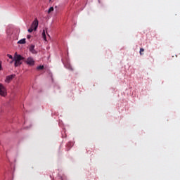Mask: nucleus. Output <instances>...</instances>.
<instances>
[{"instance_id": "14", "label": "nucleus", "mask_w": 180, "mask_h": 180, "mask_svg": "<svg viewBox=\"0 0 180 180\" xmlns=\"http://www.w3.org/2000/svg\"><path fill=\"white\" fill-rule=\"evenodd\" d=\"M32 38V35H27V39H31Z\"/></svg>"}, {"instance_id": "7", "label": "nucleus", "mask_w": 180, "mask_h": 180, "mask_svg": "<svg viewBox=\"0 0 180 180\" xmlns=\"http://www.w3.org/2000/svg\"><path fill=\"white\" fill-rule=\"evenodd\" d=\"M26 43V39H22L18 41V44H25Z\"/></svg>"}, {"instance_id": "3", "label": "nucleus", "mask_w": 180, "mask_h": 180, "mask_svg": "<svg viewBox=\"0 0 180 180\" xmlns=\"http://www.w3.org/2000/svg\"><path fill=\"white\" fill-rule=\"evenodd\" d=\"M31 27L34 29V30H37V27H39V20L36 18L32 23Z\"/></svg>"}, {"instance_id": "4", "label": "nucleus", "mask_w": 180, "mask_h": 180, "mask_svg": "<svg viewBox=\"0 0 180 180\" xmlns=\"http://www.w3.org/2000/svg\"><path fill=\"white\" fill-rule=\"evenodd\" d=\"M15 77H16V75H11L6 76L5 82H6L7 84H9V82H11V81H12V79H13Z\"/></svg>"}, {"instance_id": "15", "label": "nucleus", "mask_w": 180, "mask_h": 180, "mask_svg": "<svg viewBox=\"0 0 180 180\" xmlns=\"http://www.w3.org/2000/svg\"><path fill=\"white\" fill-rule=\"evenodd\" d=\"M12 60L10 61V64H13V63L15 61V59H11Z\"/></svg>"}, {"instance_id": "11", "label": "nucleus", "mask_w": 180, "mask_h": 180, "mask_svg": "<svg viewBox=\"0 0 180 180\" xmlns=\"http://www.w3.org/2000/svg\"><path fill=\"white\" fill-rule=\"evenodd\" d=\"M44 68V65H39L37 67V70H43Z\"/></svg>"}, {"instance_id": "5", "label": "nucleus", "mask_w": 180, "mask_h": 180, "mask_svg": "<svg viewBox=\"0 0 180 180\" xmlns=\"http://www.w3.org/2000/svg\"><path fill=\"white\" fill-rule=\"evenodd\" d=\"M25 63L28 65H34V59H33L32 57H30L27 59V60H25Z\"/></svg>"}, {"instance_id": "13", "label": "nucleus", "mask_w": 180, "mask_h": 180, "mask_svg": "<svg viewBox=\"0 0 180 180\" xmlns=\"http://www.w3.org/2000/svg\"><path fill=\"white\" fill-rule=\"evenodd\" d=\"M7 57H8V58H10L11 60H13V56H12V55L7 54Z\"/></svg>"}, {"instance_id": "2", "label": "nucleus", "mask_w": 180, "mask_h": 180, "mask_svg": "<svg viewBox=\"0 0 180 180\" xmlns=\"http://www.w3.org/2000/svg\"><path fill=\"white\" fill-rule=\"evenodd\" d=\"M8 93L6 92V88L4 87V84L0 86V95L1 96H6Z\"/></svg>"}, {"instance_id": "12", "label": "nucleus", "mask_w": 180, "mask_h": 180, "mask_svg": "<svg viewBox=\"0 0 180 180\" xmlns=\"http://www.w3.org/2000/svg\"><path fill=\"white\" fill-rule=\"evenodd\" d=\"M33 30H34V29L32 28V27L30 29H28L29 33H32V32H33Z\"/></svg>"}, {"instance_id": "8", "label": "nucleus", "mask_w": 180, "mask_h": 180, "mask_svg": "<svg viewBox=\"0 0 180 180\" xmlns=\"http://www.w3.org/2000/svg\"><path fill=\"white\" fill-rule=\"evenodd\" d=\"M42 37H43L44 40H45L46 41H47V39L46 38V32L44 30L42 32Z\"/></svg>"}, {"instance_id": "16", "label": "nucleus", "mask_w": 180, "mask_h": 180, "mask_svg": "<svg viewBox=\"0 0 180 180\" xmlns=\"http://www.w3.org/2000/svg\"><path fill=\"white\" fill-rule=\"evenodd\" d=\"M1 70H2V65H0V71H1Z\"/></svg>"}, {"instance_id": "10", "label": "nucleus", "mask_w": 180, "mask_h": 180, "mask_svg": "<svg viewBox=\"0 0 180 180\" xmlns=\"http://www.w3.org/2000/svg\"><path fill=\"white\" fill-rule=\"evenodd\" d=\"M143 51H144V49L141 48V49H140V52H139L141 56H143Z\"/></svg>"}, {"instance_id": "6", "label": "nucleus", "mask_w": 180, "mask_h": 180, "mask_svg": "<svg viewBox=\"0 0 180 180\" xmlns=\"http://www.w3.org/2000/svg\"><path fill=\"white\" fill-rule=\"evenodd\" d=\"M30 51L32 53V54H37V51H36V50H34V45H31L30 46Z\"/></svg>"}, {"instance_id": "17", "label": "nucleus", "mask_w": 180, "mask_h": 180, "mask_svg": "<svg viewBox=\"0 0 180 180\" xmlns=\"http://www.w3.org/2000/svg\"><path fill=\"white\" fill-rule=\"evenodd\" d=\"M1 85H2V84H0V86H1Z\"/></svg>"}, {"instance_id": "9", "label": "nucleus", "mask_w": 180, "mask_h": 180, "mask_svg": "<svg viewBox=\"0 0 180 180\" xmlns=\"http://www.w3.org/2000/svg\"><path fill=\"white\" fill-rule=\"evenodd\" d=\"M54 11V8L53 7H51L49 11H48V13H51V12H53Z\"/></svg>"}, {"instance_id": "1", "label": "nucleus", "mask_w": 180, "mask_h": 180, "mask_svg": "<svg viewBox=\"0 0 180 180\" xmlns=\"http://www.w3.org/2000/svg\"><path fill=\"white\" fill-rule=\"evenodd\" d=\"M22 60H24L25 58L22 56L18 55V53H15L14 55L15 67L22 65Z\"/></svg>"}]
</instances>
